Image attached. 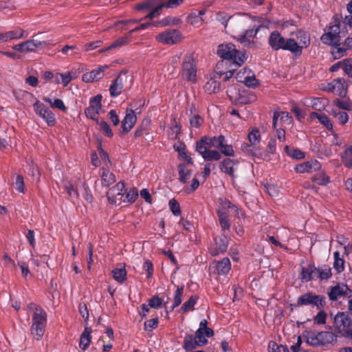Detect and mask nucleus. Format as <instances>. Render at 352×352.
Segmentation results:
<instances>
[{
  "label": "nucleus",
  "instance_id": "obj_1",
  "mask_svg": "<svg viewBox=\"0 0 352 352\" xmlns=\"http://www.w3.org/2000/svg\"><path fill=\"white\" fill-rule=\"evenodd\" d=\"M26 309L28 314L32 313L31 334L36 340H39L45 331L47 322V313L40 305L35 303H29Z\"/></svg>",
  "mask_w": 352,
  "mask_h": 352
},
{
  "label": "nucleus",
  "instance_id": "obj_2",
  "mask_svg": "<svg viewBox=\"0 0 352 352\" xmlns=\"http://www.w3.org/2000/svg\"><path fill=\"white\" fill-rule=\"evenodd\" d=\"M217 54L219 57L231 61L237 67H240L247 59L245 53L237 50L235 45L230 43L220 45Z\"/></svg>",
  "mask_w": 352,
  "mask_h": 352
},
{
  "label": "nucleus",
  "instance_id": "obj_3",
  "mask_svg": "<svg viewBox=\"0 0 352 352\" xmlns=\"http://www.w3.org/2000/svg\"><path fill=\"white\" fill-rule=\"evenodd\" d=\"M269 45L273 50H287L292 52H296V41L294 38H285L278 31L271 32L268 38Z\"/></svg>",
  "mask_w": 352,
  "mask_h": 352
},
{
  "label": "nucleus",
  "instance_id": "obj_4",
  "mask_svg": "<svg viewBox=\"0 0 352 352\" xmlns=\"http://www.w3.org/2000/svg\"><path fill=\"white\" fill-rule=\"evenodd\" d=\"M327 305L326 297L323 295H318L312 292H307L300 296L294 305L295 307L303 306H311L317 309H322Z\"/></svg>",
  "mask_w": 352,
  "mask_h": 352
},
{
  "label": "nucleus",
  "instance_id": "obj_5",
  "mask_svg": "<svg viewBox=\"0 0 352 352\" xmlns=\"http://www.w3.org/2000/svg\"><path fill=\"white\" fill-rule=\"evenodd\" d=\"M307 342L312 346L326 345L336 342L337 337L331 331H309L306 336Z\"/></svg>",
  "mask_w": 352,
  "mask_h": 352
},
{
  "label": "nucleus",
  "instance_id": "obj_6",
  "mask_svg": "<svg viewBox=\"0 0 352 352\" xmlns=\"http://www.w3.org/2000/svg\"><path fill=\"white\" fill-rule=\"evenodd\" d=\"M258 22L260 23L258 25H254L252 29L247 30L244 32L240 34L237 36V40L243 46L251 47L255 43V38L257 33L261 27H267L270 21L263 19L258 18Z\"/></svg>",
  "mask_w": 352,
  "mask_h": 352
},
{
  "label": "nucleus",
  "instance_id": "obj_7",
  "mask_svg": "<svg viewBox=\"0 0 352 352\" xmlns=\"http://www.w3.org/2000/svg\"><path fill=\"white\" fill-rule=\"evenodd\" d=\"M197 65L195 58L191 56H186L182 64L181 74L184 78L192 82H197Z\"/></svg>",
  "mask_w": 352,
  "mask_h": 352
},
{
  "label": "nucleus",
  "instance_id": "obj_8",
  "mask_svg": "<svg viewBox=\"0 0 352 352\" xmlns=\"http://www.w3.org/2000/svg\"><path fill=\"white\" fill-rule=\"evenodd\" d=\"M125 193L126 189L124 183L123 182H119L109 190L107 193V197L110 204L119 206L122 203L125 202Z\"/></svg>",
  "mask_w": 352,
  "mask_h": 352
},
{
  "label": "nucleus",
  "instance_id": "obj_9",
  "mask_svg": "<svg viewBox=\"0 0 352 352\" xmlns=\"http://www.w3.org/2000/svg\"><path fill=\"white\" fill-rule=\"evenodd\" d=\"M34 111L49 126H53L56 122L54 113L39 100H36L33 105Z\"/></svg>",
  "mask_w": 352,
  "mask_h": 352
},
{
  "label": "nucleus",
  "instance_id": "obj_10",
  "mask_svg": "<svg viewBox=\"0 0 352 352\" xmlns=\"http://www.w3.org/2000/svg\"><path fill=\"white\" fill-rule=\"evenodd\" d=\"M223 61L217 63L214 72L211 76L210 80L204 85V90L208 94L217 93L220 89V83L217 80L221 77L222 73L220 69L223 67Z\"/></svg>",
  "mask_w": 352,
  "mask_h": 352
},
{
  "label": "nucleus",
  "instance_id": "obj_11",
  "mask_svg": "<svg viewBox=\"0 0 352 352\" xmlns=\"http://www.w3.org/2000/svg\"><path fill=\"white\" fill-rule=\"evenodd\" d=\"M324 44L331 45L336 43L340 41V28L338 23L335 22L330 25L325 30L320 38Z\"/></svg>",
  "mask_w": 352,
  "mask_h": 352
},
{
  "label": "nucleus",
  "instance_id": "obj_12",
  "mask_svg": "<svg viewBox=\"0 0 352 352\" xmlns=\"http://www.w3.org/2000/svg\"><path fill=\"white\" fill-rule=\"evenodd\" d=\"M323 89L344 98L347 94V83L344 78H338L327 83Z\"/></svg>",
  "mask_w": 352,
  "mask_h": 352
},
{
  "label": "nucleus",
  "instance_id": "obj_13",
  "mask_svg": "<svg viewBox=\"0 0 352 352\" xmlns=\"http://www.w3.org/2000/svg\"><path fill=\"white\" fill-rule=\"evenodd\" d=\"M50 44V43L49 41H39L34 39H30L13 45L12 49L21 53L32 52L40 47L46 46Z\"/></svg>",
  "mask_w": 352,
  "mask_h": 352
},
{
  "label": "nucleus",
  "instance_id": "obj_14",
  "mask_svg": "<svg viewBox=\"0 0 352 352\" xmlns=\"http://www.w3.org/2000/svg\"><path fill=\"white\" fill-rule=\"evenodd\" d=\"M182 36L177 30L169 29L156 36V40L165 45H174L179 42Z\"/></svg>",
  "mask_w": 352,
  "mask_h": 352
},
{
  "label": "nucleus",
  "instance_id": "obj_15",
  "mask_svg": "<svg viewBox=\"0 0 352 352\" xmlns=\"http://www.w3.org/2000/svg\"><path fill=\"white\" fill-rule=\"evenodd\" d=\"M235 78L238 82L249 87H256L258 85V80L256 78L254 72L248 68L241 69Z\"/></svg>",
  "mask_w": 352,
  "mask_h": 352
},
{
  "label": "nucleus",
  "instance_id": "obj_16",
  "mask_svg": "<svg viewBox=\"0 0 352 352\" xmlns=\"http://www.w3.org/2000/svg\"><path fill=\"white\" fill-rule=\"evenodd\" d=\"M102 96L97 95L90 99L89 105L85 109L86 116L93 120H98L99 111L101 109Z\"/></svg>",
  "mask_w": 352,
  "mask_h": 352
},
{
  "label": "nucleus",
  "instance_id": "obj_17",
  "mask_svg": "<svg viewBox=\"0 0 352 352\" xmlns=\"http://www.w3.org/2000/svg\"><path fill=\"white\" fill-rule=\"evenodd\" d=\"M329 298L331 301H336L341 297L352 296V290L346 285H340L339 284L331 287L327 293Z\"/></svg>",
  "mask_w": 352,
  "mask_h": 352
},
{
  "label": "nucleus",
  "instance_id": "obj_18",
  "mask_svg": "<svg viewBox=\"0 0 352 352\" xmlns=\"http://www.w3.org/2000/svg\"><path fill=\"white\" fill-rule=\"evenodd\" d=\"M239 162L237 160L225 158L219 164V169L221 172L228 175L232 179H236L235 172Z\"/></svg>",
  "mask_w": 352,
  "mask_h": 352
},
{
  "label": "nucleus",
  "instance_id": "obj_19",
  "mask_svg": "<svg viewBox=\"0 0 352 352\" xmlns=\"http://www.w3.org/2000/svg\"><path fill=\"white\" fill-rule=\"evenodd\" d=\"M351 321L349 314L345 312H338L334 317V324L338 331L343 336Z\"/></svg>",
  "mask_w": 352,
  "mask_h": 352
},
{
  "label": "nucleus",
  "instance_id": "obj_20",
  "mask_svg": "<svg viewBox=\"0 0 352 352\" xmlns=\"http://www.w3.org/2000/svg\"><path fill=\"white\" fill-rule=\"evenodd\" d=\"M209 147L196 144V151L201 155L205 161H219L221 158V154L217 150L208 149Z\"/></svg>",
  "mask_w": 352,
  "mask_h": 352
},
{
  "label": "nucleus",
  "instance_id": "obj_21",
  "mask_svg": "<svg viewBox=\"0 0 352 352\" xmlns=\"http://www.w3.org/2000/svg\"><path fill=\"white\" fill-rule=\"evenodd\" d=\"M108 68L109 66L107 65L99 66L96 69L84 74L82 76V80L87 83L98 81L102 78L104 71Z\"/></svg>",
  "mask_w": 352,
  "mask_h": 352
},
{
  "label": "nucleus",
  "instance_id": "obj_22",
  "mask_svg": "<svg viewBox=\"0 0 352 352\" xmlns=\"http://www.w3.org/2000/svg\"><path fill=\"white\" fill-rule=\"evenodd\" d=\"M137 117L133 110L127 109L126 115L121 122L122 132L128 133L135 125Z\"/></svg>",
  "mask_w": 352,
  "mask_h": 352
},
{
  "label": "nucleus",
  "instance_id": "obj_23",
  "mask_svg": "<svg viewBox=\"0 0 352 352\" xmlns=\"http://www.w3.org/2000/svg\"><path fill=\"white\" fill-rule=\"evenodd\" d=\"M292 122V117L288 112L275 111L273 114L272 127L276 129L280 125L283 126V124H291Z\"/></svg>",
  "mask_w": 352,
  "mask_h": 352
},
{
  "label": "nucleus",
  "instance_id": "obj_24",
  "mask_svg": "<svg viewBox=\"0 0 352 352\" xmlns=\"http://www.w3.org/2000/svg\"><path fill=\"white\" fill-rule=\"evenodd\" d=\"M320 168V164L316 160L307 161L296 166L294 170L298 173H310Z\"/></svg>",
  "mask_w": 352,
  "mask_h": 352
},
{
  "label": "nucleus",
  "instance_id": "obj_25",
  "mask_svg": "<svg viewBox=\"0 0 352 352\" xmlns=\"http://www.w3.org/2000/svg\"><path fill=\"white\" fill-rule=\"evenodd\" d=\"M296 38V48L298 52L292 53L295 54L296 56H298L302 54V50L303 48H306L309 46V45L310 44V38L309 35L306 32L302 31H299L297 32Z\"/></svg>",
  "mask_w": 352,
  "mask_h": 352
},
{
  "label": "nucleus",
  "instance_id": "obj_26",
  "mask_svg": "<svg viewBox=\"0 0 352 352\" xmlns=\"http://www.w3.org/2000/svg\"><path fill=\"white\" fill-rule=\"evenodd\" d=\"M216 148L220 151L221 154L228 157H233L234 155V151L233 146L231 144H227L226 137L223 135H220V140Z\"/></svg>",
  "mask_w": 352,
  "mask_h": 352
},
{
  "label": "nucleus",
  "instance_id": "obj_27",
  "mask_svg": "<svg viewBox=\"0 0 352 352\" xmlns=\"http://www.w3.org/2000/svg\"><path fill=\"white\" fill-rule=\"evenodd\" d=\"M5 34L6 42L20 38H25L28 36V32L20 27H16L12 30L5 32Z\"/></svg>",
  "mask_w": 352,
  "mask_h": 352
},
{
  "label": "nucleus",
  "instance_id": "obj_28",
  "mask_svg": "<svg viewBox=\"0 0 352 352\" xmlns=\"http://www.w3.org/2000/svg\"><path fill=\"white\" fill-rule=\"evenodd\" d=\"M216 269L219 275H226L231 270V263L228 257L216 261Z\"/></svg>",
  "mask_w": 352,
  "mask_h": 352
},
{
  "label": "nucleus",
  "instance_id": "obj_29",
  "mask_svg": "<svg viewBox=\"0 0 352 352\" xmlns=\"http://www.w3.org/2000/svg\"><path fill=\"white\" fill-rule=\"evenodd\" d=\"M217 213L219 217V223L221 230L224 234L230 231V223L228 219V214L226 211L222 210H217Z\"/></svg>",
  "mask_w": 352,
  "mask_h": 352
},
{
  "label": "nucleus",
  "instance_id": "obj_30",
  "mask_svg": "<svg viewBox=\"0 0 352 352\" xmlns=\"http://www.w3.org/2000/svg\"><path fill=\"white\" fill-rule=\"evenodd\" d=\"M331 45V54L334 59H340L346 55L348 50L340 41L336 43H332Z\"/></svg>",
  "mask_w": 352,
  "mask_h": 352
},
{
  "label": "nucleus",
  "instance_id": "obj_31",
  "mask_svg": "<svg viewBox=\"0 0 352 352\" xmlns=\"http://www.w3.org/2000/svg\"><path fill=\"white\" fill-rule=\"evenodd\" d=\"M91 332L92 330L91 328L85 327L83 332L80 335L79 347L83 351H85L91 343Z\"/></svg>",
  "mask_w": 352,
  "mask_h": 352
},
{
  "label": "nucleus",
  "instance_id": "obj_32",
  "mask_svg": "<svg viewBox=\"0 0 352 352\" xmlns=\"http://www.w3.org/2000/svg\"><path fill=\"white\" fill-rule=\"evenodd\" d=\"M200 346L199 343L192 334H187L183 341V348L186 351H191Z\"/></svg>",
  "mask_w": 352,
  "mask_h": 352
},
{
  "label": "nucleus",
  "instance_id": "obj_33",
  "mask_svg": "<svg viewBox=\"0 0 352 352\" xmlns=\"http://www.w3.org/2000/svg\"><path fill=\"white\" fill-rule=\"evenodd\" d=\"M122 89L123 79L120 76H118L109 87L111 96L116 97L119 96L122 93Z\"/></svg>",
  "mask_w": 352,
  "mask_h": 352
},
{
  "label": "nucleus",
  "instance_id": "obj_34",
  "mask_svg": "<svg viewBox=\"0 0 352 352\" xmlns=\"http://www.w3.org/2000/svg\"><path fill=\"white\" fill-rule=\"evenodd\" d=\"M227 94L230 100L235 102L241 104H247L250 102V100L247 99L244 96H242V94L237 93L235 87H230L227 91Z\"/></svg>",
  "mask_w": 352,
  "mask_h": 352
},
{
  "label": "nucleus",
  "instance_id": "obj_35",
  "mask_svg": "<svg viewBox=\"0 0 352 352\" xmlns=\"http://www.w3.org/2000/svg\"><path fill=\"white\" fill-rule=\"evenodd\" d=\"M220 140V135L218 136H203L199 141L197 142L196 144L202 145L209 148H216Z\"/></svg>",
  "mask_w": 352,
  "mask_h": 352
},
{
  "label": "nucleus",
  "instance_id": "obj_36",
  "mask_svg": "<svg viewBox=\"0 0 352 352\" xmlns=\"http://www.w3.org/2000/svg\"><path fill=\"white\" fill-rule=\"evenodd\" d=\"M101 181L103 186L109 187L116 181V178L113 173L103 168L102 169Z\"/></svg>",
  "mask_w": 352,
  "mask_h": 352
},
{
  "label": "nucleus",
  "instance_id": "obj_37",
  "mask_svg": "<svg viewBox=\"0 0 352 352\" xmlns=\"http://www.w3.org/2000/svg\"><path fill=\"white\" fill-rule=\"evenodd\" d=\"M205 12L204 10L191 12L188 16V22L192 25L200 26L203 22L202 16Z\"/></svg>",
  "mask_w": 352,
  "mask_h": 352
},
{
  "label": "nucleus",
  "instance_id": "obj_38",
  "mask_svg": "<svg viewBox=\"0 0 352 352\" xmlns=\"http://www.w3.org/2000/svg\"><path fill=\"white\" fill-rule=\"evenodd\" d=\"M316 270L314 265H309L307 267H301L300 278L302 283H307L313 280V272Z\"/></svg>",
  "mask_w": 352,
  "mask_h": 352
},
{
  "label": "nucleus",
  "instance_id": "obj_39",
  "mask_svg": "<svg viewBox=\"0 0 352 352\" xmlns=\"http://www.w3.org/2000/svg\"><path fill=\"white\" fill-rule=\"evenodd\" d=\"M178 173L179 180L182 184H185L191 176V170L184 164L178 166Z\"/></svg>",
  "mask_w": 352,
  "mask_h": 352
},
{
  "label": "nucleus",
  "instance_id": "obj_40",
  "mask_svg": "<svg viewBox=\"0 0 352 352\" xmlns=\"http://www.w3.org/2000/svg\"><path fill=\"white\" fill-rule=\"evenodd\" d=\"M227 248V243H210L208 251L212 256H214L225 252Z\"/></svg>",
  "mask_w": 352,
  "mask_h": 352
},
{
  "label": "nucleus",
  "instance_id": "obj_41",
  "mask_svg": "<svg viewBox=\"0 0 352 352\" xmlns=\"http://www.w3.org/2000/svg\"><path fill=\"white\" fill-rule=\"evenodd\" d=\"M199 298L197 296H192L187 301H186L181 307V311L182 313H186L188 311H193L195 309V305L197 304Z\"/></svg>",
  "mask_w": 352,
  "mask_h": 352
},
{
  "label": "nucleus",
  "instance_id": "obj_42",
  "mask_svg": "<svg viewBox=\"0 0 352 352\" xmlns=\"http://www.w3.org/2000/svg\"><path fill=\"white\" fill-rule=\"evenodd\" d=\"M341 160L347 168H352V146L347 147L341 155Z\"/></svg>",
  "mask_w": 352,
  "mask_h": 352
},
{
  "label": "nucleus",
  "instance_id": "obj_43",
  "mask_svg": "<svg viewBox=\"0 0 352 352\" xmlns=\"http://www.w3.org/2000/svg\"><path fill=\"white\" fill-rule=\"evenodd\" d=\"M184 289V287L183 285L177 287L176 291L174 293L173 304L170 307V311H173L182 303Z\"/></svg>",
  "mask_w": 352,
  "mask_h": 352
},
{
  "label": "nucleus",
  "instance_id": "obj_44",
  "mask_svg": "<svg viewBox=\"0 0 352 352\" xmlns=\"http://www.w3.org/2000/svg\"><path fill=\"white\" fill-rule=\"evenodd\" d=\"M129 36L120 37V38H118L117 40H116L108 47L100 50V52L102 53V52L109 51V50H110L111 49H114V48H117V47H120L122 46H124V45H126L129 43Z\"/></svg>",
  "mask_w": 352,
  "mask_h": 352
},
{
  "label": "nucleus",
  "instance_id": "obj_45",
  "mask_svg": "<svg viewBox=\"0 0 352 352\" xmlns=\"http://www.w3.org/2000/svg\"><path fill=\"white\" fill-rule=\"evenodd\" d=\"M318 273V279L320 280H328L332 276L331 269L328 265L319 266Z\"/></svg>",
  "mask_w": 352,
  "mask_h": 352
},
{
  "label": "nucleus",
  "instance_id": "obj_46",
  "mask_svg": "<svg viewBox=\"0 0 352 352\" xmlns=\"http://www.w3.org/2000/svg\"><path fill=\"white\" fill-rule=\"evenodd\" d=\"M312 117H316L318 119L320 122L328 130L333 129V124L327 116L324 113H319L314 112L311 114Z\"/></svg>",
  "mask_w": 352,
  "mask_h": 352
},
{
  "label": "nucleus",
  "instance_id": "obj_47",
  "mask_svg": "<svg viewBox=\"0 0 352 352\" xmlns=\"http://www.w3.org/2000/svg\"><path fill=\"white\" fill-rule=\"evenodd\" d=\"M112 274L113 278L120 283L126 280V272L124 268H116L113 270Z\"/></svg>",
  "mask_w": 352,
  "mask_h": 352
},
{
  "label": "nucleus",
  "instance_id": "obj_48",
  "mask_svg": "<svg viewBox=\"0 0 352 352\" xmlns=\"http://www.w3.org/2000/svg\"><path fill=\"white\" fill-rule=\"evenodd\" d=\"M43 100L50 104L52 108H56L63 111L67 109L63 101L60 99H55L54 100H52L50 98L44 97Z\"/></svg>",
  "mask_w": 352,
  "mask_h": 352
},
{
  "label": "nucleus",
  "instance_id": "obj_49",
  "mask_svg": "<svg viewBox=\"0 0 352 352\" xmlns=\"http://www.w3.org/2000/svg\"><path fill=\"white\" fill-rule=\"evenodd\" d=\"M335 118L342 124H346L349 120V116L346 112L340 110H332Z\"/></svg>",
  "mask_w": 352,
  "mask_h": 352
},
{
  "label": "nucleus",
  "instance_id": "obj_50",
  "mask_svg": "<svg viewBox=\"0 0 352 352\" xmlns=\"http://www.w3.org/2000/svg\"><path fill=\"white\" fill-rule=\"evenodd\" d=\"M97 123L99 126V129L102 133L107 136L108 138H112L113 135V133L110 128V126L108 123L104 120H97Z\"/></svg>",
  "mask_w": 352,
  "mask_h": 352
},
{
  "label": "nucleus",
  "instance_id": "obj_51",
  "mask_svg": "<svg viewBox=\"0 0 352 352\" xmlns=\"http://www.w3.org/2000/svg\"><path fill=\"white\" fill-rule=\"evenodd\" d=\"M248 140L252 145H256L261 140V133L258 129H252L248 135Z\"/></svg>",
  "mask_w": 352,
  "mask_h": 352
},
{
  "label": "nucleus",
  "instance_id": "obj_52",
  "mask_svg": "<svg viewBox=\"0 0 352 352\" xmlns=\"http://www.w3.org/2000/svg\"><path fill=\"white\" fill-rule=\"evenodd\" d=\"M311 180L320 186H324L330 181L329 177L325 173L316 175L312 177Z\"/></svg>",
  "mask_w": 352,
  "mask_h": 352
},
{
  "label": "nucleus",
  "instance_id": "obj_53",
  "mask_svg": "<svg viewBox=\"0 0 352 352\" xmlns=\"http://www.w3.org/2000/svg\"><path fill=\"white\" fill-rule=\"evenodd\" d=\"M285 151L287 155H289V156L294 159L301 160L305 157V154L303 151L299 149L289 150L288 146H285Z\"/></svg>",
  "mask_w": 352,
  "mask_h": 352
},
{
  "label": "nucleus",
  "instance_id": "obj_54",
  "mask_svg": "<svg viewBox=\"0 0 352 352\" xmlns=\"http://www.w3.org/2000/svg\"><path fill=\"white\" fill-rule=\"evenodd\" d=\"M269 352H289L287 346L278 345L276 342L270 341L268 345Z\"/></svg>",
  "mask_w": 352,
  "mask_h": 352
},
{
  "label": "nucleus",
  "instance_id": "obj_55",
  "mask_svg": "<svg viewBox=\"0 0 352 352\" xmlns=\"http://www.w3.org/2000/svg\"><path fill=\"white\" fill-rule=\"evenodd\" d=\"M72 72H67L60 74V82L63 87H67L69 82L76 76H72Z\"/></svg>",
  "mask_w": 352,
  "mask_h": 352
},
{
  "label": "nucleus",
  "instance_id": "obj_56",
  "mask_svg": "<svg viewBox=\"0 0 352 352\" xmlns=\"http://www.w3.org/2000/svg\"><path fill=\"white\" fill-rule=\"evenodd\" d=\"M334 263L333 267L338 272H341L344 270V261L342 258L339 257V253L338 252H334Z\"/></svg>",
  "mask_w": 352,
  "mask_h": 352
},
{
  "label": "nucleus",
  "instance_id": "obj_57",
  "mask_svg": "<svg viewBox=\"0 0 352 352\" xmlns=\"http://www.w3.org/2000/svg\"><path fill=\"white\" fill-rule=\"evenodd\" d=\"M138 197V190L135 188H131L124 194L125 202L133 203Z\"/></svg>",
  "mask_w": 352,
  "mask_h": 352
},
{
  "label": "nucleus",
  "instance_id": "obj_58",
  "mask_svg": "<svg viewBox=\"0 0 352 352\" xmlns=\"http://www.w3.org/2000/svg\"><path fill=\"white\" fill-rule=\"evenodd\" d=\"M208 321L206 320H202L199 325V328L197 329H201L203 331H205V335L208 338H211L214 336V331L212 329L208 327Z\"/></svg>",
  "mask_w": 352,
  "mask_h": 352
},
{
  "label": "nucleus",
  "instance_id": "obj_59",
  "mask_svg": "<svg viewBox=\"0 0 352 352\" xmlns=\"http://www.w3.org/2000/svg\"><path fill=\"white\" fill-rule=\"evenodd\" d=\"M194 337L196 338V340L199 343V346H204L208 343V340L205 335V331H201V329H197L195 331V334L194 335Z\"/></svg>",
  "mask_w": 352,
  "mask_h": 352
},
{
  "label": "nucleus",
  "instance_id": "obj_60",
  "mask_svg": "<svg viewBox=\"0 0 352 352\" xmlns=\"http://www.w3.org/2000/svg\"><path fill=\"white\" fill-rule=\"evenodd\" d=\"M148 304L151 308L158 309L162 305V299L158 296L155 295L148 300Z\"/></svg>",
  "mask_w": 352,
  "mask_h": 352
},
{
  "label": "nucleus",
  "instance_id": "obj_61",
  "mask_svg": "<svg viewBox=\"0 0 352 352\" xmlns=\"http://www.w3.org/2000/svg\"><path fill=\"white\" fill-rule=\"evenodd\" d=\"M168 206L170 211L175 216H179L180 214V206L175 199H172L169 201Z\"/></svg>",
  "mask_w": 352,
  "mask_h": 352
},
{
  "label": "nucleus",
  "instance_id": "obj_62",
  "mask_svg": "<svg viewBox=\"0 0 352 352\" xmlns=\"http://www.w3.org/2000/svg\"><path fill=\"white\" fill-rule=\"evenodd\" d=\"M158 323V318L148 320L144 324V330L151 331L157 327Z\"/></svg>",
  "mask_w": 352,
  "mask_h": 352
},
{
  "label": "nucleus",
  "instance_id": "obj_63",
  "mask_svg": "<svg viewBox=\"0 0 352 352\" xmlns=\"http://www.w3.org/2000/svg\"><path fill=\"white\" fill-rule=\"evenodd\" d=\"M319 311L314 318V321L315 323L318 324H324L326 322L327 314L324 311V309H318Z\"/></svg>",
  "mask_w": 352,
  "mask_h": 352
},
{
  "label": "nucleus",
  "instance_id": "obj_64",
  "mask_svg": "<svg viewBox=\"0 0 352 352\" xmlns=\"http://www.w3.org/2000/svg\"><path fill=\"white\" fill-rule=\"evenodd\" d=\"M333 103L337 107L341 109L350 110L352 108V104L346 100L336 99Z\"/></svg>",
  "mask_w": 352,
  "mask_h": 352
}]
</instances>
